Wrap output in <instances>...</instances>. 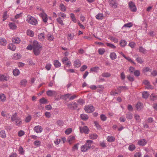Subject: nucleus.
Returning <instances> with one entry per match:
<instances>
[{
    "label": "nucleus",
    "instance_id": "47",
    "mask_svg": "<svg viewBox=\"0 0 157 157\" xmlns=\"http://www.w3.org/2000/svg\"><path fill=\"white\" fill-rule=\"evenodd\" d=\"M133 25V24L132 23V22H129L128 23H127V24H125L123 26V27H128V28H130L131 27H132Z\"/></svg>",
    "mask_w": 157,
    "mask_h": 157
},
{
    "label": "nucleus",
    "instance_id": "7",
    "mask_svg": "<svg viewBox=\"0 0 157 157\" xmlns=\"http://www.w3.org/2000/svg\"><path fill=\"white\" fill-rule=\"evenodd\" d=\"M46 94L49 96H56L57 95V93L55 91L49 90L46 91Z\"/></svg>",
    "mask_w": 157,
    "mask_h": 157
},
{
    "label": "nucleus",
    "instance_id": "37",
    "mask_svg": "<svg viewBox=\"0 0 157 157\" xmlns=\"http://www.w3.org/2000/svg\"><path fill=\"white\" fill-rule=\"evenodd\" d=\"M121 46L124 47L127 44V42L124 40H121L120 42Z\"/></svg>",
    "mask_w": 157,
    "mask_h": 157
},
{
    "label": "nucleus",
    "instance_id": "17",
    "mask_svg": "<svg viewBox=\"0 0 157 157\" xmlns=\"http://www.w3.org/2000/svg\"><path fill=\"white\" fill-rule=\"evenodd\" d=\"M90 149L89 148H88V147L86 144H85L81 146V151L82 152H85L87 150Z\"/></svg>",
    "mask_w": 157,
    "mask_h": 157
},
{
    "label": "nucleus",
    "instance_id": "36",
    "mask_svg": "<svg viewBox=\"0 0 157 157\" xmlns=\"http://www.w3.org/2000/svg\"><path fill=\"white\" fill-rule=\"evenodd\" d=\"M81 65L80 61L78 60H76L75 62V67H79Z\"/></svg>",
    "mask_w": 157,
    "mask_h": 157
},
{
    "label": "nucleus",
    "instance_id": "16",
    "mask_svg": "<svg viewBox=\"0 0 157 157\" xmlns=\"http://www.w3.org/2000/svg\"><path fill=\"white\" fill-rule=\"evenodd\" d=\"M12 41L13 43L15 44H19L20 43V40L18 37H15L12 39Z\"/></svg>",
    "mask_w": 157,
    "mask_h": 157
},
{
    "label": "nucleus",
    "instance_id": "15",
    "mask_svg": "<svg viewBox=\"0 0 157 157\" xmlns=\"http://www.w3.org/2000/svg\"><path fill=\"white\" fill-rule=\"evenodd\" d=\"M147 142L145 139H142L138 141V144L140 145L144 146L147 143Z\"/></svg>",
    "mask_w": 157,
    "mask_h": 157
},
{
    "label": "nucleus",
    "instance_id": "49",
    "mask_svg": "<svg viewBox=\"0 0 157 157\" xmlns=\"http://www.w3.org/2000/svg\"><path fill=\"white\" fill-rule=\"evenodd\" d=\"M99 69V67H94L90 69V71L96 72Z\"/></svg>",
    "mask_w": 157,
    "mask_h": 157
},
{
    "label": "nucleus",
    "instance_id": "38",
    "mask_svg": "<svg viewBox=\"0 0 157 157\" xmlns=\"http://www.w3.org/2000/svg\"><path fill=\"white\" fill-rule=\"evenodd\" d=\"M27 83L26 79H23L20 82L21 85L22 86H25Z\"/></svg>",
    "mask_w": 157,
    "mask_h": 157
},
{
    "label": "nucleus",
    "instance_id": "51",
    "mask_svg": "<svg viewBox=\"0 0 157 157\" xmlns=\"http://www.w3.org/2000/svg\"><path fill=\"white\" fill-rule=\"evenodd\" d=\"M106 44L110 48L114 49L116 48V47L113 44L108 43H106Z\"/></svg>",
    "mask_w": 157,
    "mask_h": 157
},
{
    "label": "nucleus",
    "instance_id": "60",
    "mask_svg": "<svg viewBox=\"0 0 157 157\" xmlns=\"http://www.w3.org/2000/svg\"><path fill=\"white\" fill-rule=\"evenodd\" d=\"M45 116L48 118H49L51 117V114L50 113L48 112H46L45 113Z\"/></svg>",
    "mask_w": 157,
    "mask_h": 157
},
{
    "label": "nucleus",
    "instance_id": "48",
    "mask_svg": "<svg viewBox=\"0 0 157 157\" xmlns=\"http://www.w3.org/2000/svg\"><path fill=\"white\" fill-rule=\"evenodd\" d=\"M135 148L136 147L133 144L130 145L128 147V149L131 151H132L135 149Z\"/></svg>",
    "mask_w": 157,
    "mask_h": 157
},
{
    "label": "nucleus",
    "instance_id": "44",
    "mask_svg": "<svg viewBox=\"0 0 157 157\" xmlns=\"http://www.w3.org/2000/svg\"><path fill=\"white\" fill-rule=\"evenodd\" d=\"M54 37L53 36L49 34H48L47 35V39L50 41L53 40Z\"/></svg>",
    "mask_w": 157,
    "mask_h": 157
},
{
    "label": "nucleus",
    "instance_id": "6",
    "mask_svg": "<svg viewBox=\"0 0 157 157\" xmlns=\"http://www.w3.org/2000/svg\"><path fill=\"white\" fill-rule=\"evenodd\" d=\"M33 48H41L42 47V45L39 44L37 41H34L33 44Z\"/></svg>",
    "mask_w": 157,
    "mask_h": 157
},
{
    "label": "nucleus",
    "instance_id": "27",
    "mask_svg": "<svg viewBox=\"0 0 157 157\" xmlns=\"http://www.w3.org/2000/svg\"><path fill=\"white\" fill-rule=\"evenodd\" d=\"M0 136L3 138H5L6 137V135L5 131L4 130H2L0 132Z\"/></svg>",
    "mask_w": 157,
    "mask_h": 157
},
{
    "label": "nucleus",
    "instance_id": "3",
    "mask_svg": "<svg viewBox=\"0 0 157 157\" xmlns=\"http://www.w3.org/2000/svg\"><path fill=\"white\" fill-rule=\"evenodd\" d=\"M84 109L87 113H91L93 112L94 110V107L92 105H89L86 106L84 108Z\"/></svg>",
    "mask_w": 157,
    "mask_h": 157
},
{
    "label": "nucleus",
    "instance_id": "1",
    "mask_svg": "<svg viewBox=\"0 0 157 157\" xmlns=\"http://www.w3.org/2000/svg\"><path fill=\"white\" fill-rule=\"evenodd\" d=\"M28 18L26 21L30 24L33 25H36L37 24V20L33 17L30 16L29 17H28Z\"/></svg>",
    "mask_w": 157,
    "mask_h": 157
},
{
    "label": "nucleus",
    "instance_id": "8",
    "mask_svg": "<svg viewBox=\"0 0 157 157\" xmlns=\"http://www.w3.org/2000/svg\"><path fill=\"white\" fill-rule=\"evenodd\" d=\"M40 16L42 18L44 22L46 23L47 22L48 18L47 15L44 12L40 13Z\"/></svg>",
    "mask_w": 157,
    "mask_h": 157
},
{
    "label": "nucleus",
    "instance_id": "18",
    "mask_svg": "<svg viewBox=\"0 0 157 157\" xmlns=\"http://www.w3.org/2000/svg\"><path fill=\"white\" fill-rule=\"evenodd\" d=\"M107 139L108 141L109 142H114L115 140L114 137L111 136H108Z\"/></svg>",
    "mask_w": 157,
    "mask_h": 157
},
{
    "label": "nucleus",
    "instance_id": "28",
    "mask_svg": "<svg viewBox=\"0 0 157 157\" xmlns=\"http://www.w3.org/2000/svg\"><path fill=\"white\" fill-rule=\"evenodd\" d=\"M149 95L147 92L144 91L143 93L142 96L143 98L147 99L148 98Z\"/></svg>",
    "mask_w": 157,
    "mask_h": 157
},
{
    "label": "nucleus",
    "instance_id": "63",
    "mask_svg": "<svg viewBox=\"0 0 157 157\" xmlns=\"http://www.w3.org/2000/svg\"><path fill=\"white\" fill-rule=\"evenodd\" d=\"M150 99L151 100L154 101L156 99L157 97L153 94H152L150 96Z\"/></svg>",
    "mask_w": 157,
    "mask_h": 157
},
{
    "label": "nucleus",
    "instance_id": "52",
    "mask_svg": "<svg viewBox=\"0 0 157 157\" xmlns=\"http://www.w3.org/2000/svg\"><path fill=\"white\" fill-rule=\"evenodd\" d=\"M6 97L4 94H0V99L2 101H4L6 100Z\"/></svg>",
    "mask_w": 157,
    "mask_h": 157
},
{
    "label": "nucleus",
    "instance_id": "61",
    "mask_svg": "<svg viewBox=\"0 0 157 157\" xmlns=\"http://www.w3.org/2000/svg\"><path fill=\"white\" fill-rule=\"evenodd\" d=\"M87 68V66L86 65H83L80 68V70L82 71H84Z\"/></svg>",
    "mask_w": 157,
    "mask_h": 157
},
{
    "label": "nucleus",
    "instance_id": "53",
    "mask_svg": "<svg viewBox=\"0 0 157 157\" xmlns=\"http://www.w3.org/2000/svg\"><path fill=\"white\" fill-rule=\"evenodd\" d=\"M41 144L40 141L38 140H36L34 142V144L36 146H39Z\"/></svg>",
    "mask_w": 157,
    "mask_h": 157
},
{
    "label": "nucleus",
    "instance_id": "10",
    "mask_svg": "<svg viewBox=\"0 0 157 157\" xmlns=\"http://www.w3.org/2000/svg\"><path fill=\"white\" fill-rule=\"evenodd\" d=\"M109 5L113 8H116L117 7L118 4L116 1L111 0L110 1Z\"/></svg>",
    "mask_w": 157,
    "mask_h": 157
},
{
    "label": "nucleus",
    "instance_id": "20",
    "mask_svg": "<svg viewBox=\"0 0 157 157\" xmlns=\"http://www.w3.org/2000/svg\"><path fill=\"white\" fill-rule=\"evenodd\" d=\"M6 40L3 38L0 39V44L3 46H5L6 44Z\"/></svg>",
    "mask_w": 157,
    "mask_h": 157
},
{
    "label": "nucleus",
    "instance_id": "42",
    "mask_svg": "<svg viewBox=\"0 0 157 157\" xmlns=\"http://www.w3.org/2000/svg\"><path fill=\"white\" fill-rule=\"evenodd\" d=\"M47 101L44 98H42L40 100V102L43 104H46L47 103Z\"/></svg>",
    "mask_w": 157,
    "mask_h": 157
},
{
    "label": "nucleus",
    "instance_id": "56",
    "mask_svg": "<svg viewBox=\"0 0 157 157\" xmlns=\"http://www.w3.org/2000/svg\"><path fill=\"white\" fill-rule=\"evenodd\" d=\"M100 118L102 121H105L106 120L107 117L105 115L102 114L100 115Z\"/></svg>",
    "mask_w": 157,
    "mask_h": 157
},
{
    "label": "nucleus",
    "instance_id": "41",
    "mask_svg": "<svg viewBox=\"0 0 157 157\" xmlns=\"http://www.w3.org/2000/svg\"><path fill=\"white\" fill-rule=\"evenodd\" d=\"M98 52L100 55H103L105 52V50L103 48H99L98 49Z\"/></svg>",
    "mask_w": 157,
    "mask_h": 157
},
{
    "label": "nucleus",
    "instance_id": "13",
    "mask_svg": "<svg viewBox=\"0 0 157 157\" xmlns=\"http://www.w3.org/2000/svg\"><path fill=\"white\" fill-rule=\"evenodd\" d=\"M8 79V77L7 76L3 75H0V81H7Z\"/></svg>",
    "mask_w": 157,
    "mask_h": 157
},
{
    "label": "nucleus",
    "instance_id": "5",
    "mask_svg": "<svg viewBox=\"0 0 157 157\" xmlns=\"http://www.w3.org/2000/svg\"><path fill=\"white\" fill-rule=\"evenodd\" d=\"M79 129L80 132L81 133H84L85 134H88L89 132V128L86 126L83 127H80Z\"/></svg>",
    "mask_w": 157,
    "mask_h": 157
},
{
    "label": "nucleus",
    "instance_id": "55",
    "mask_svg": "<svg viewBox=\"0 0 157 157\" xmlns=\"http://www.w3.org/2000/svg\"><path fill=\"white\" fill-rule=\"evenodd\" d=\"M124 58L128 60L129 62L132 63L134 64H135V63L133 61L132 59L129 57H126V56L124 57Z\"/></svg>",
    "mask_w": 157,
    "mask_h": 157
},
{
    "label": "nucleus",
    "instance_id": "54",
    "mask_svg": "<svg viewBox=\"0 0 157 157\" xmlns=\"http://www.w3.org/2000/svg\"><path fill=\"white\" fill-rule=\"evenodd\" d=\"M57 22L61 25H63L64 24L63 23L62 20L61 19V18L59 17L57 19Z\"/></svg>",
    "mask_w": 157,
    "mask_h": 157
},
{
    "label": "nucleus",
    "instance_id": "34",
    "mask_svg": "<svg viewBox=\"0 0 157 157\" xmlns=\"http://www.w3.org/2000/svg\"><path fill=\"white\" fill-rule=\"evenodd\" d=\"M70 94H66L62 95V98L65 100H66L67 99L70 97Z\"/></svg>",
    "mask_w": 157,
    "mask_h": 157
},
{
    "label": "nucleus",
    "instance_id": "19",
    "mask_svg": "<svg viewBox=\"0 0 157 157\" xmlns=\"http://www.w3.org/2000/svg\"><path fill=\"white\" fill-rule=\"evenodd\" d=\"M80 117L81 119L85 121H86L88 119L89 117L88 116L85 114H82L81 115Z\"/></svg>",
    "mask_w": 157,
    "mask_h": 157
},
{
    "label": "nucleus",
    "instance_id": "39",
    "mask_svg": "<svg viewBox=\"0 0 157 157\" xmlns=\"http://www.w3.org/2000/svg\"><path fill=\"white\" fill-rule=\"evenodd\" d=\"M74 36L75 35L73 34H69L67 37L68 40L69 41H70L71 40H72L74 37Z\"/></svg>",
    "mask_w": 157,
    "mask_h": 157
},
{
    "label": "nucleus",
    "instance_id": "24",
    "mask_svg": "<svg viewBox=\"0 0 157 157\" xmlns=\"http://www.w3.org/2000/svg\"><path fill=\"white\" fill-rule=\"evenodd\" d=\"M126 117L127 119L131 120L132 119L133 115L132 113L128 112L126 114Z\"/></svg>",
    "mask_w": 157,
    "mask_h": 157
},
{
    "label": "nucleus",
    "instance_id": "12",
    "mask_svg": "<svg viewBox=\"0 0 157 157\" xmlns=\"http://www.w3.org/2000/svg\"><path fill=\"white\" fill-rule=\"evenodd\" d=\"M9 25L10 29L14 30L17 29V26L15 23L13 22H10Z\"/></svg>",
    "mask_w": 157,
    "mask_h": 157
},
{
    "label": "nucleus",
    "instance_id": "64",
    "mask_svg": "<svg viewBox=\"0 0 157 157\" xmlns=\"http://www.w3.org/2000/svg\"><path fill=\"white\" fill-rule=\"evenodd\" d=\"M79 143H78L75 144L73 147V149H72V150H73V151H74L75 150H78V145H79Z\"/></svg>",
    "mask_w": 157,
    "mask_h": 157
},
{
    "label": "nucleus",
    "instance_id": "57",
    "mask_svg": "<svg viewBox=\"0 0 157 157\" xmlns=\"http://www.w3.org/2000/svg\"><path fill=\"white\" fill-rule=\"evenodd\" d=\"M68 60V59L67 57H65L63 58L62 60V62L63 63H66Z\"/></svg>",
    "mask_w": 157,
    "mask_h": 157
},
{
    "label": "nucleus",
    "instance_id": "29",
    "mask_svg": "<svg viewBox=\"0 0 157 157\" xmlns=\"http://www.w3.org/2000/svg\"><path fill=\"white\" fill-rule=\"evenodd\" d=\"M38 38L41 41H43L44 40L45 38L44 34L43 33H40L38 35Z\"/></svg>",
    "mask_w": 157,
    "mask_h": 157
},
{
    "label": "nucleus",
    "instance_id": "32",
    "mask_svg": "<svg viewBox=\"0 0 157 157\" xmlns=\"http://www.w3.org/2000/svg\"><path fill=\"white\" fill-rule=\"evenodd\" d=\"M18 117H17V113H15L11 117V120L12 121H16L17 118H18Z\"/></svg>",
    "mask_w": 157,
    "mask_h": 157
},
{
    "label": "nucleus",
    "instance_id": "14",
    "mask_svg": "<svg viewBox=\"0 0 157 157\" xmlns=\"http://www.w3.org/2000/svg\"><path fill=\"white\" fill-rule=\"evenodd\" d=\"M109 57L112 60H113L117 58V56L114 52H112L110 53Z\"/></svg>",
    "mask_w": 157,
    "mask_h": 157
},
{
    "label": "nucleus",
    "instance_id": "9",
    "mask_svg": "<svg viewBox=\"0 0 157 157\" xmlns=\"http://www.w3.org/2000/svg\"><path fill=\"white\" fill-rule=\"evenodd\" d=\"M144 107V105L142 103L140 102H138L136 106V108L138 111H141Z\"/></svg>",
    "mask_w": 157,
    "mask_h": 157
},
{
    "label": "nucleus",
    "instance_id": "22",
    "mask_svg": "<svg viewBox=\"0 0 157 157\" xmlns=\"http://www.w3.org/2000/svg\"><path fill=\"white\" fill-rule=\"evenodd\" d=\"M8 48L11 50L14 51L16 49V47L14 45L11 44H9Z\"/></svg>",
    "mask_w": 157,
    "mask_h": 157
},
{
    "label": "nucleus",
    "instance_id": "46",
    "mask_svg": "<svg viewBox=\"0 0 157 157\" xmlns=\"http://www.w3.org/2000/svg\"><path fill=\"white\" fill-rule=\"evenodd\" d=\"M70 17L72 21L75 23L76 22V20L74 14L71 13L70 14Z\"/></svg>",
    "mask_w": 157,
    "mask_h": 157
},
{
    "label": "nucleus",
    "instance_id": "11",
    "mask_svg": "<svg viewBox=\"0 0 157 157\" xmlns=\"http://www.w3.org/2000/svg\"><path fill=\"white\" fill-rule=\"evenodd\" d=\"M34 130L37 133H40L42 132V128L41 126L38 125L34 127Z\"/></svg>",
    "mask_w": 157,
    "mask_h": 157
},
{
    "label": "nucleus",
    "instance_id": "21",
    "mask_svg": "<svg viewBox=\"0 0 157 157\" xmlns=\"http://www.w3.org/2000/svg\"><path fill=\"white\" fill-rule=\"evenodd\" d=\"M93 142L92 140H88L86 141V143L85 144L88 147V148H89L90 149Z\"/></svg>",
    "mask_w": 157,
    "mask_h": 157
},
{
    "label": "nucleus",
    "instance_id": "2",
    "mask_svg": "<svg viewBox=\"0 0 157 157\" xmlns=\"http://www.w3.org/2000/svg\"><path fill=\"white\" fill-rule=\"evenodd\" d=\"M68 108L71 110H74L77 109L78 104L76 102H72L67 104Z\"/></svg>",
    "mask_w": 157,
    "mask_h": 157
},
{
    "label": "nucleus",
    "instance_id": "62",
    "mask_svg": "<svg viewBox=\"0 0 157 157\" xmlns=\"http://www.w3.org/2000/svg\"><path fill=\"white\" fill-rule=\"evenodd\" d=\"M51 64L48 63L46 65L45 68L47 70H49L51 68Z\"/></svg>",
    "mask_w": 157,
    "mask_h": 157
},
{
    "label": "nucleus",
    "instance_id": "31",
    "mask_svg": "<svg viewBox=\"0 0 157 157\" xmlns=\"http://www.w3.org/2000/svg\"><path fill=\"white\" fill-rule=\"evenodd\" d=\"M7 11H6L3 13V17H2V18H3L2 20L3 21H5L8 18V16L7 15Z\"/></svg>",
    "mask_w": 157,
    "mask_h": 157
},
{
    "label": "nucleus",
    "instance_id": "33",
    "mask_svg": "<svg viewBox=\"0 0 157 157\" xmlns=\"http://www.w3.org/2000/svg\"><path fill=\"white\" fill-rule=\"evenodd\" d=\"M54 65L56 67H58L60 66L61 64L59 61L55 60L54 62Z\"/></svg>",
    "mask_w": 157,
    "mask_h": 157
},
{
    "label": "nucleus",
    "instance_id": "26",
    "mask_svg": "<svg viewBox=\"0 0 157 157\" xmlns=\"http://www.w3.org/2000/svg\"><path fill=\"white\" fill-rule=\"evenodd\" d=\"M96 18L98 20H102L103 19V16L102 13H99L96 16Z\"/></svg>",
    "mask_w": 157,
    "mask_h": 157
},
{
    "label": "nucleus",
    "instance_id": "25",
    "mask_svg": "<svg viewBox=\"0 0 157 157\" xmlns=\"http://www.w3.org/2000/svg\"><path fill=\"white\" fill-rule=\"evenodd\" d=\"M40 48H33V52L35 55L38 56L40 54Z\"/></svg>",
    "mask_w": 157,
    "mask_h": 157
},
{
    "label": "nucleus",
    "instance_id": "59",
    "mask_svg": "<svg viewBox=\"0 0 157 157\" xmlns=\"http://www.w3.org/2000/svg\"><path fill=\"white\" fill-rule=\"evenodd\" d=\"M60 8L61 10L62 11H65L66 10V8L65 6L63 4H60Z\"/></svg>",
    "mask_w": 157,
    "mask_h": 157
},
{
    "label": "nucleus",
    "instance_id": "35",
    "mask_svg": "<svg viewBox=\"0 0 157 157\" xmlns=\"http://www.w3.org/2000/svg\"><path fill=\"white\" fill-rule=\"evenodd\" d=\"M90 139H95L97 138L98 135L96 134H90L89 136Z\"/></svg>",
    "mask_w": 157,
    "mask_h": 157
},
{
    "label": "nucleus",
    "instance_id": "50",
    "mask_svg": "<svg viewBox=\"0 0 157 157\" xmlns=\"http://www.w3.org/2000/svg\"><path fill=\"white\" fill-rule=\"evenodd\" d=\"M72 131V128H69L67 129L65 131V132L66 134L67 135H69L71 132Z\"/></svg>",
    "mask_w": 157,
    "mask_h": 157
},
{
    "label": "nucleus",
    "instance_id": "30",
    "mask_svg": "<svg viewBox=\"0 0 157 157\" xmlns=\"http://www.w3.org/2000/svg\"><path fill=\"white\" fill-rule=\"evenodd\" d=\"M139 52L143 54H145L146 53L147 50L146 49L144 48L143 47L140 46L139 47Z\"/></svg>",
    "mask_w": 157,
    "mask_h": 157
},
{
    "label": "nucleus",
    "instance_id": "43",
    "mask_svg": "<svg viewBox=\"0 0 157 157\" xmlns=\"http://www.w3.org/2000/svg\"><path fill=\"white\" fill-rule=\"evenodd\" d=\"M27 33L28 35L30 36L33 37L34 36L33 32L31 30H27Z\"/></svg>",
    "mask_w": 157,
    "mask_h": 157
},
{
    "label": "nucleus",
    "instance_id": "45",
    "mask_svg": "<svg viewBox=\"0 0 157 157\" xmlns=\"http://www.w3.org/2000/svg\"><path fill=\"white\" fill-rule=\"evenodd\" d=\"M102 76L104 77H109L110 76V74L108 72L104 73L102 74Z\"/></svg>",
    "mask_w": 157,
    "mask_h": 157
},
{
    "label": "nucleus",
    "instance_id": "23",
    "mask_svg": "<svg viewBox=\"0 0 157 157\" xmlns=\"http://www.w3.org/2000/svg\"><path fill=\"white\" fill-rule=\"evenodd\" d=\"M15 122L17 126H20L22 124V121L19 118H17Z\"/></svg>",
    "mask_w": 157,
    "mask_h": 157
},
{
    "label": "nucleus",
    "instance_id": "58",
    "mask_svg": "<svg viewBox=\"0 0 157 157\" xmlns=\"http://www.w3.org/2000/svg\"><path fill=\"white\" fill-rule=\"evenodd\" d=\"M18 151L19 153L20 154L23 155L24 154V151L23 150V149L22 147L20 146L19 147Z\"/></svg>",
    "mask_w": 157,
    "mask_h": 157
},
{
    "label": "nucleus",
    "instance_id": "4",
    "mask_svg": "<svg viewBox=\"0 0 157 157\" xmlns=\"http://www.w3.org/2000/svg\"><path fill=\"white\" fill-rule=\"evenodd\" d=\"M129 7L130 10L132 12H135L136 11V6L133 2L130 1L128 3Z\"/></svg>",
    "mask_w": 157,
    "mask_h": 157
},
{
    "label": "nucleus",
    "instance_id": "40",
    "mask_svg": "<svg viewBox=\"0 0 157 157\" xmlns=\"http://www.w3.org/2000/svg\"><path fill=\"white\" fill-rule=\"evenodd\" d=\"M13 73L14 75L17 76L19 74L20 71L18 69H15L13 71Z\"/></svg>",
    "mask_w": 157,
    "mask_h": 157
}]
</instances>
